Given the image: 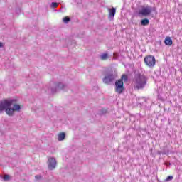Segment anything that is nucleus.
<instances>
[{
    "instance_id": "f257e3e1",
    "label": "nucleus",
    "mask_w": 182,
    "mask_h": 182,
    "mask_svg": "<svg viewBox=\"0 0 182 182\" xmlns=\"http://www.w3.org/2000/svg\"><path fill=\"white\" fill-rule=\"evenodd\" d=\"M16 99H4L0 102V113L6 110L8 116H13L15 112L21 110V105L16 104Z\"/></svg>"
},
{
    "instance_id": "f03ea898",
    "label": "nucleus",
    "mask_w": 182,
    "mask_h": 182,
    "mask_svg": "<svg viewBox=\"0 0 182 182\" xmlns=\"http://www.w3.org/2000/svg\"><path fill=\"white\" fill-rule=\"evenodd\" d=\"M134 80L136 89H144L146 85H147L148 78L144 74H141L140 71H134Z\"/></svg>"
},
{
    "instance_id": "7ed1b4c3",
    "label": "nucleus",
    "mask_w": 182,
    "mask_h": 182,
    "mask_svg": "<svg viewBox=\"0 0 182 182\" xmlns=\"http://www.w3.org/2000/svg\"><path fill=\"white\" fill-rule=\"evenodd\" d=\"M128 81L129 76L123 74L120 79L115 81V92L119 93V95H122L124 92V82L126 83Z\"/></svg>"
},
{
    "instance_id": "20e7f679",
    "label": "nucleus",
    "mask_w": 182,
    "mask_h": 182,
    "mask_svg": "<svg viewBox=\"0 0 182 182\" xmlns=\"http://www.w3.org/2000/svg\"><path fill=\"white\" fill-rule=\"evenodd\" d=\"M152 12L157 15V8L156 6L151 7V6H142L141 9L138 11L139 16H150Z\"/></svg>"
},
{
    "instance_id": "39448f33",
    "label": "nucleus",
    "mask_w": 182,
    "mask_h": 182,
    "mask_svg": "<svg viewBox=\"0 0 182 182\" xmlns=\"http://www.w3.org/2000/svg\"><path fill=\"white\" fill-rule=\"evenodd\" d=\"M144 62L149 68H154L156 65V58L153 55H147L144 58Z\"/></svg>"
},
{
    "instance_id": "423d86ee",
    "label": "nucleus",
    "mask_w": 182,
    "mask_h": 182,
    "mask_svg": "<svg viewBox=\"0 0 182 182\" xmlns=\"http://www.w3.org/2000/svg\"><path fill=\"white\" fill-rule=\"evenodd\" d=\"M56 159L53 157H49L48 161V166L49 170H55L56 168Z\"/></svg>"
},
{
    "instance_id": "0eeeda50",
    "label": "nucleus",
    "mask_w": 182,
    "mask_h": 182,
    "mask_svg": "<svg viewBox=\"0 0 182 182\" xmlns=\"http://www.w3.org/2000/svg\"><path fill=\"white\" fill-rule=\"evenodd\" d=\"M114 79V77L113 76V72H112V73H107V74L103 79V82L104 83L109 85V83H112V82H113Z\"/></svg>"
},
{
    "instance_id": "6e6552de",
    "label": "nucleus",
    "mask_w": 182,
    "mask_h": 182,
    "mask_svg": "<svg viewBox=\"0 0 182 182\" xmlns=\"http://www.w3.org/2000/svg\"><path fill=\"white\" fill-rule=\"evenodd\" d=\"M150 20L147 18H143L140 21V25L141 26H147V25H149Z\"/></svg>"
},
{
    "instance_id": "1a4fd4ad",
    "label": "nucleus",
    "mask_w": 182,
    "mask_h": 182,
    "mask_svg": "<svg viewBox=\"0 0 182 182\" xmlns=\"http://www.w3.org/2000/svg\"><path fill=\"white\" fill-rule=\"evenodd\" d=\"M164 43L166 46H171V45H173V40L171 39V37H166Z\"/></svg>"
},
{
    "instance_id": "9d476101",
    "label": "nucleus",
    "mask_w": 182,
    "mask_h": 182,
    "mask_svg": "<svg viewBox=\"0 0 182 182\" xmlns=\"http://www.w3.org/2000/svg\"><path fill=\"white\" fill-rule=\"evenodd\" d=\"M65 137H66V134L65 132H61L58 134V140L59 141H62V140H65Z\"/></svg>"
},
{
    "instance_id": "9b49d317",
    "label": "nucleus",
    "mask_w": 182,
    "mask_h": 182,
    "mask_svg": "<svg viewBox=\"0 0 182 182\" xmlns=\"http://www.w3.org/2000/svg\"><path fill=\"white\" fill-rule=\"evenodd\" d=\"M101 60H107L109 59V54L104 53L100 55Z\"/></svg>"
},
{
    "instance_id": "f8f14e48",
    "label": "nucleus",
    "mask_w": 182,
    "mask_h": 182,
    "mask_svg": "<svg viewBox=\"0 0 182 182\" xmlns=\"http://www.w3.org/2000/svg\"><path fill=\"white\" fill-rule=\"evenodd\" d=\"M109 18H113V16H114V8H112V9H109Z\"/></svg>"
},
{
    "instance_id": "ddd939ff",
    "label": "nucleus",
    "mask_w": 182,
    "mask_h": 182,
    "mask_svg": "<svg viewBox=\"0 0 182 182\" xmlns=\"http://www.w3.org/2000/svg\"><path fill=\"white\" fill-rule=\"evenodd\" d=\"M173 176H167V178L164 180L165 182H167V181H171V180H173Z\"/></svg>"
},
{
    "instance_id": "4468645a",
    "label": "nucleus",
    "mask_w": 182,
    "mask_h": 182,
    "mask_svg": "<svg viewBox=\"0 0 182 182\" xmlns=\"http://www.w3.org/2000/svg\"><path fill=\"white\" fill-rule=\"evenodd\" d=\"M70 21V18L68 16H65L63 18V22H65V23H68V22Z\"/></svg>"
},
{
    "instance_id": "2eb2a0df",
    "label": "nucleus",
    "mask_w": 182,
    "mask_h": 182,
    "mask_svg": "<svg viewBox=\"0 0 182 182\" xmlns=\"http://www.w3.org/2000/svg\"><path fill=\"white\" fill-rule=\"evenodd\" d=\"M169 153L170 151H168V149H164L162 151V154L167 155V154H169Z\"/></svg>"
},
{
    "instance_id": "dca6fc26",
    "label": "nucleus",
    "mask_w": 182,
    "mask_h": 182,
    "mask_svg": "<svg viewBox=\"0 0 182 182\" xmlns=\"http://www.w3.org/2000/svg\"><path fill=\"white\" fill-rule=\"evenodd\" d=\"M51 6H52V8H58V6H59V4L56 2H53L51 4Z\"/></svg>"
},
{
    "instance_id": "f3484780",
    "label": "nucleus",
    "mask_w": 182,
    "mask_h": 182,
    "mask_svg": "<svg viewBox=\"0 0 182 182\" xmlns=\"http://www.w3.org/2000/svg\"><path fill=\"white\" fill-rule=\"evenodd\" d=\"M3 178H4V181H8V180H9V178H10V176H9V175H4Z\"/></svg>"
},
{
    "instance_id": "a211bd4d",
    "label": "nucleus",
    "mask_w": 182,
    "mask_h": 182,
    "mask_svg": "<svg viewBox=\"0 0 182 182\" xmlns=\"http://www.w3.org/2000/svg\"><path fill=\"white\" fill-rule=\"evenodd\" d=\"M105 113H107V109H102V112H101V114H105Z\"/></svg>"
},
{
    "instance_id": "6ab92c4d",
    "label": "nucleus",
    "mask_w": 182,
    "mask_h": 182,
    "mask_svg": "<svg viewBox=\"0 0 182 182\" xmlns=\"http://www.w3.org/2000/svg\"><path fill=\"white\" fill-rule=\"evenodd\" d=\"M36 178H37V180H39V178H41V176L37 175L35 176Z\"/></svg>"
},
{
    "instance_id": "aec40b11",
    "label": "nucleus",
    "mask_w": 182,
    "mask_h": 182,
    "mask_svg": "<svg viewBox=\"0 0 182 182\" xmlns=\"http://www.w3.org/2000/svg\"><path fill=\"white\" fill-rule=\"evenodd\" d=\"M158 154H159V155L163 154V151H158Z\"/></svg>"
},
{
    "instance_id": "412c9836",
    "label": "nucleus",
    "mask_w": 182,
    "mask_h": 182,
    "mask_svg": "<svg viewBox=\"0 0 182 182\" xmlns=\"http://www.w3.org/2000/svg\"><path fill=\"white\" fill-rule=\"evenodd\" d=\"M2 46H4V44H2V43L0 42V48H2Z\"/></svg>"
},
{
    "instance_id": "4be33fe9",
    "label": "nucleus",
    "mask_w": 182,
    "mask_h": 182,
    "mask_svg": "<svg viewBox=\"0 0 182 182\" xmlns=\"http://www.w3.org/2000/svg\"><path fill=\"white\" fill-rule=\"evenodd\" d=\"M117 76V74L115 73V74H114V77H116Z\"/></svg>"
},
{
    "instance_id": "5701e85b",
    "label": "nucleus",
    "mask_w": 182,
    "mask_h": 182,
    "mask_svg": "<svg viewBox=\"0 0 182 182\" xmlns=\"http://www.w3.org/2000/svg\"><path fill=\"white\" fill-rule=\"evenodd\" d=\"M114 59H116V53H114Z\"/></svg>"
},
{
    "instance_id": "b1692460",
    "label": "nucleus",
    "mask_w": 182,
    "mask_h": 182,
    "mask_svg": "<svg viewBox=\"0 0 182 182\" xmlns=\"http://www.w3.org/2000/svg\"><path fill=\"white\" fill-rule=\"evenodd\" d=\"M114 14H116V8L114 9Z\"/></svg>"
}]
</instances>
